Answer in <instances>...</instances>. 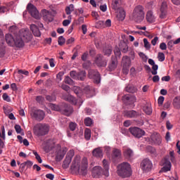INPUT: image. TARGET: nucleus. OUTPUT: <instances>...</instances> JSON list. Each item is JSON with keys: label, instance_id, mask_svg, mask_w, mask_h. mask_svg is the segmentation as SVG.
Masks as SVG:
<instances>
[{"label": "nucleus", "instance_id": "1", "mask_svg": "<svg viewBox=\"0 0 180 180\" xmlns=\"http://www.w3.org/2000/svg\"><path fill=\"white\" fill-rule=\"evenodd\" d=\"M72 171L77 172L79 175L82 176H86L88 174V159L84 158L81 162L79 156H75L71 165Z\"/></svg>", "mask_w": 180, "mask_h": 180}, {"label": "nucleus", "instance_id": "2", "mask_svg": "<svg viewBox=\"0 0 180 180\" xmlns=\"http://www.w3.org/2000/svg\"><path fill=\"white\" fill-rule=\"evenodd\" d=\"M103 169L101 166H96L93 167L91 171V176L93 178H101V176H109V162L104 159L103 160Z\"/></svg>", "mask_w": 180, "mask_h": 180}, {"label": "nucleus", "instance_id": "3", "mask_svg": "<svg viewBox=\"0 0 180 180\" xmlns=\"http://www.w3.org/2000/svg\"><path fill=\"white\" fill-rule=\"evenodd\" d=\"M24 40H31L32 39V34L29 32V30H20V35L15 37L14 42H13V47H17L18 49H22V47L25 46V41Z\"/></svg>", "mask_w": 180, "mask_h": 180}, {"label": "nucleus", "instance_id": "4", "mask_svg": "<svg viewBox=\"0 0 180 180\" xmlns=\"http://www.w3.org/2000/svg\"><path fill=\"white\" fill-rule=\"evenodd\" d=\"M117 174L120 178H130V176L133 174L131 165L127 162L119 164L117 167Z\"/></svg>", "mask_w": 180, "mask_h": 180}, {"label": "nucleus", "instance_id": "5", "mask_svg": "<svg viewBox=\"0 0 180 180\" xmlns=\"http://www.w3.org/2000/svg\"><path fill=\"white\" fill-rule=\"evenodd\" d=\"M33 131L38 137L46 136L50 131V126L47 124L38 123L34 127Z\"/></svg>", "mask_w": 180, "mask_h": 180}, {"label": "nucleus", "instance_id": "6", "mask_svg": "<svg viewBox=\"0 0 180 180\" xmlns=\"http://www.w3.org/2000/svg\"><path fill=\"white\" fill-rule=\"evenodd\" d=\"M144 7L143 6H136L133 12V18L135 22L140 23L144 20Z\"/></svg>", "mask_w": 180, "mask_h": 180}, {"label": "nucleus", "instance_id": "7", "mask_svg": "<svg viewBox=\"0 0 180 180\" xmlns=\"http://www.w3.org/2000/svg\"><path fill=\"white\" fill-rule=\"evenodd\" d=\"M88 77L90 79H94L95 84H101V73L96 70H89Z\"/></svg>", "mask_w": 180, "mask_h": 180}, {"label": "nucleus", "instance_id": "8", "mask_svg": "<svg viewBox=\"0 0 180 180\" xmlns=\"http://www.w3.org/2000/svg\"><path fill=\"white\" fill-rule=\"evenodd\" d=\"M31 117H32V119L37 120V122H41V120H44V117H46V113H44V111L43 110H34L31 112Z\"/></svg>", "mask_w": 180, "mask_h": 180}, {"label": "nucleus", "instance_id": "9", "mask_svg": "<svg viewBox=\"0 0 180 180\" xmlns=\"http://www.w3.org/2000/svg\"><path fill=\"white\" fill-rule=\"evenodd\" d=\"M27 11L34 18V19H40V15H39V11L37 8L34 6L32 3H29L27 6Z\"/></svg>", "mask_w": 180, "mask_h": 180}, {"label": "nucleus", "instance_id": "10", "mask_svg": "<svg viewBox=\"0 0 180 180\" xmlns=\"http://www.w3.org/2000/svg\"><path fill=\"white\" fill-rule=\"evenodd\" d=\"M129 130L131 134H132V136H134L136 139H141V137H143V136L146 134V131H144V130L137 127H130Z\"/></svg>", "mask_w": 180, "mask_h": 180}, {"label": "nucleus", "instance_id": "11", "mask_svg": "<svg viewBox=\"0 0 180 180\" xmlns=\"http://www.w3.org/2000/svg\"><path fill=\"white\" fill-rule=\"evenodd\" d=\"M141 168L143 171V172H150V171L153 169V162H151V160L148 158L144 159L141 162Z\"/></svg>", "mask_w": 180, "mask_h": 180}, {"label": "nucleus", "instance_id": "12", "mask_svg": "<svg viewBox=\"0 0 180 180\" xmlns=\"http://www.w3.org/2000/svg\"><path fill=\"white\" fill-rule=\"evenodd\" d=\"M96 65L98 68L106 67L108 65V60L102 54H98L95 58Z\"/></svg>", "mask_w": 180, "mask_h": 180}, {"label": "nucleus", "instance_id": "13", "mask_svg": "<svg viewBox=\"0 0 180 180\" xmlns=\"http://www.w3.org/2000/svg\"><path fill=\"white\" fill-rule=\"evenodd\" d=\"M72 157H74V150H70V153L66 155L63 162L62 168H63V169H67V168L70 167V164H71V161H72Z\"/></svg>", "mask_w": 180, "mask_h": 180}, {"label": "nucleus", "instance_id": "14", "mask_svg": "<svg viewBox=\"0 0 180 180\" xmlns=\"http://www.w3.org/2000/svg\"><path fill=\"white\" fill-rule=\"evenodd\" d=\"M74 112V108L71 105H68V104L63 103L61 105L60 113L64 115L65 116H71L72 112Z\"/></svg>", "mask_w": 180, "mask_h": 180}, {"label": "nucleus", "instance_id": "15", "mask_svg": "<svg viewBox=\"0 0 180 180\" xmlns=\"http://www.w3.org/2000/svg\"><path fill=\"white\" fill-rule=\"evenodd\" d=\"M122 101L127 105H134V103L137 102V98L135 96L127 94L122 96Z\"/></svg>", "mask_w": 180, "mask_h": 180}, {"label": "nucleus", "instance_id": "16", "mask_svg": "<svg viewBox=\"0 0 180 180\" xmlns=\"http://www.w3.org/2000/svg\"><path fill=\"white\" fill-rule=\"evenodd\" d=\"M161 164L163 166V167H162L160 172H168V171H171L172 165L168 158H165L164 159H162L161 161Z\"/></svg>", "mask_w": 180, "mask_h": 180}, {"label": "nucleus", "instance_id": "17", "mask_svg": "<svg viewBox=\"0 0 180 180\" xmlns=\"http://www.w3.org/2000/svg\"><path fill=\"white\" fill-rule=\"evenodd\" d=\"M139 116H140V112L134 110H127L124 111V117H128L129 119H136V117H139Z\"/></svg>", "mask_w": 180, "mask_h": 180}, {"label": "nucleus", "instance_id": "18", "mask_svg": "<svg viewBox=\"0 0 180 180\" xmlns=\"http://www.w3.org/2000/svg\"><path fill=\"white\" fill-rule=\"evenodd\" d=\"M42 15L43 19L45 22H51L54 20V15H53V13H51V11L44 9Z\"/></svg>", "mask_w": 180, "mask_h": 180}, {"label": "nucleus", "instance_id": "19", "mask_svg": "<svg viewBox=\"0 0 180 180\" xmlns=\"http://www.w3.org/2000/svg\"><path fill=\"white\" fill-rule=\"evenodd\" d=\"M122 158V150L118 148L112 149V160L113 162H116V160H120Z\"/></svg>", "mask_w": 180, "mask_h": 180}, {"label": "nucleus", "instance_id": "20", "mask_svg": "<svg viewBox=\"0 0 180 180\" xmlns=\"http://www.w3.org/2000/svg\"><path fill=\"white\" fill-rule=\"evenodd\" d=\"M117 67V58L115 56L111 57V60L108 65L109 71H115Z\"/></svg>", "mask_w": 180, "mask_h": 180}, {"label": "nucleus", "instance_id": "21", "mask_svg": "<svg viewBox=\"0 0 180 180\" xmlns=\"http://www.w3.org/2000/svg\"><path fill=\"white\" fill-rule=\"evenodd\" d=\"M30 30L32 32V34L36 37H40L41 36V32H40V30L37 25L32 24L30 25Z\"/></svg>", "mask_w": 180, "mask_h": 180}, {"label": "nucleus", "instance_id": "22", "mask_svg": "<svg viewBox=\"0 0 180 180\" xmlns=\"http://www.w3.org/2000/svg\"><path fill=\"white\" fill-rule=\"evenodd\" d=\"M146 19L148 23H154L155 22V16H154L153 11H148L146 13Z\"/></svg>", "mask_w": 180, "mask_h": 180}, {"label": "nucleus", "instance_id": "23", "mask_svg": "<svg viewBox=\"0 0 180 180\" xmlns=\"http://www.w3.org/2000/svg\"><path fill=\"white\" fill-rule=\"evenodd\" d=\"M5 39L8 44V46H10L11 47H13V43L15 41V37L12 36L11 34H6L5 35Z\"/></svg>", "mask_w": 180, "mask_h": 180}, {"label": "nucleus", "instance_id": "24", "mask_svg": "<svg viewBox=\"0 0 180 180\" xmlns=\"http://www.w3.org/2000/svg\"><path fill=\"white\" fill-rule=\"evenodd\" d=\"M118 11H119L118 13L117 14V18L118 19V20H124L126 18V11H124V8H118Z\"/></svg>", "mask_w": 180, "mask_h": 180}, {"label": "nucleus", "instance_id": "25", "mask_svg": "<svg viewBox=\"0 0 180 180\" xmlns=\"http://www.w3.org/2000/svg\"><path fill=\"white\" fill-rule=\"evenodd\" d=\"M119 47L122 51V53H127L129 51V45H127V42L124 41H121L119 44Z\"/></svg>", "mask_w": 180, "mask_h": 180}, {"label": "nucleus", "instance_id": "26", "mask_svg": "<svg viewBox=\"0 0 180 180\" xmlns=\"http://www.w3.org/2000/svg\"><path fill=\"white\" fill-rule=\"evenodd\" d=\"M122 67H130L131 65V60H130V58L127 56H123L122 59Z\"/></svg>", "mask_w": 180, "mask_h": 180}, {"label": "nucleus", "instance_id": "27", "mask_svg": "<svg viewBox=\"0 0 180 180\" xmlns=\"http://www.w3.org/2000/svg\"><path fill=\"white\" fill-rule=\"evenodd\" d=\"M92 153L94 157H96L97 158H101L103 157V150H102L101 148L94 149Z\"/></svg>", "mask_w": 180, "mask_h": 180}, {"label": "nucleus", "instance_id": "28", "mask_svg": "<svg viewBox=\"0 0 180 180\" xmlns=\"http://www.w3.org/2000/svg\"><path fill=\"white\" fill-rule=\"evenodd\" d=\"M124 157L127 160L131 158L133 156V150L129 148H125L123 151Z\"/></svg>", "mask_w": 180, "mask_h": 180}, {"label": "nucleus", "instance_id": "29", "mask_svg": "<svg viewBox=\"0 0 180 180\" xmlns=\"http://www.w3.org/2000/svg\"><path fill=\"white\" fill-rule=\"evenodd\" d=\"M120 5H122V0H112V6L114 11H118V9H120Z\"/></svg>", "mask_w": 180, "mask_h": 180}, {"label": "nucleus", "instance_id": "30", "mask_svg": "<svg viewBox=\"0 0 180 180\" xmlns=\"http://www.w3.org/2000/svg\"><path fill=\"white\" fill-rule=\"evenodd\" d=\"M143 110L146 115H151V113H153V108H151V104H146L143 108Z\"/></svg>", "mask_w": 180, "mask_h": 180}, {"label": "nucleus", "instance_id": "31", "mask_svg": "<svg viewBox=\"0 0 180 180\" xmlns=\"http://www.w3.org/2000/svg\"><path fill=\"white\" fill-rule=\"evenodd\" d=\"M112 51H113L112 46H105L103 50L104 56H107L108 57H110V54H112Z\"/></svg>", "mask_w": 180, "mask_h": 180}, {"label": "nucleus", "instance_id": "32", "mask_svg": "<svg viewBox=\"0 0 180 180\" xmlns=\"http://www.w3.org/2000/svg\"><path fill=\"white\" fill-rule=\"evenodd\" d=\"M86 77V72L85 70H82L77 72V79L79 81H84L85 78Z\"/></svg>", "mask_w": 180, "mask_h": 180}, {"label": "nucleus", "instance_id": "33", "mask_svg": "<svg viewBox=\"0 0 180 180\" xmlns=\"http://www.w3.org/2000/svg\"><path fill=\"white\" fill-rule=\"evenodd\" d=\"M125 91L129 94H136V92H137V89L133 85H128L127 88H125Z\"/></svg>", "mask_w": 180, "mask_h": 180}, {"label": "nucleus", "instance_id": "34", "mask_svg": "<svg viewBox=\"0 0 180 180\" xmlns=\"http://www.w3.org/2000/svg\"><path fill=\"white\" fill-rule=\"evenodd\" d=\"M173 106L176 109H180V96H176L173 100Z\"/></svg>", "mask_w": 180, "mask_h": 180}, {"label": "nucleus", "instance_id": "35", "mask_svg": "<svg viewBox=\"0 0 180 180\" xmlns=\"http://www.w3.org/2000/svg\"><path fill=\"white\" fill-rule=\"evenodd\" d=\"M66 101L72 103V105H77V98L72 95H68L66 98Z\"/></svg>", "mask_w": 180, "mask_h": 180}, {"label": "nucleus", "instance_id": "36", "mask_svg": "<svg viewBox=\"0 0 180 180\" xmlns=\"http://www.w3.org/2000/svg\"><path fill=\"white\" fill-rule=\"evenodd\" d=\"M5 44L4 42H0V58H2L5 56Z\"/></svg>", "mask_w": 180, "mask_h": 180}, {"label": "nucleus", "instance_id": "37", "mask_svg": "<svg viewBox=\"0 0 180 180\" xmlns=\"http://www.w3.org/2000/svg\"><path fill=\"white\" fill-rule=\"evenodd\" d=\"M66 15H71L72 12H74V4H70L65 8Z\"/></svg>", "mask_w": 180, "mask_h": 180}, {"label": "nucleus", "instance_id": "38", "mask_svg": "<svg viewBox=\"0 0 180 180\" xmlns=\"http://www.w3.org/2000/svg\"><path fill=\"white\" fill-rule=\"evenodd\" d=\"M50 108L52 110H55L56 112H61V107L60 105L56 104H50Z\"/></svg>", "mask_w": 180, "mask_h": 180}, {"label": "nucleus", "instance_id": "39", "mask_svg": "<svg viewBox=\"0 0 180 180\" xmlns=\"http://www.w3.org/2000/svg\"><path fill=\"white\" fill-rule=\"evenodd\" d=\"M65 84H67L68 85H73L74 84V80L71 79L69 76H66L64 79Z\"/></svg>", "mask_w": 180, "mask_h": 180}, {"label": "nucleus", "instance_id": "40", "mask_svg": "<svg viewBox=\"0 0 180 180\" xmlns=\"http://www.w3.org/2000/svg\"><path fill=\"white\" fill-rule=\"evenodd\" d=\"M94 124V120L91 119V117H86L84 119V124L85 126L90 127Z\"/></svg>", "mask_w": 180, "mask_h": 180}, {"label": "nucleus", "instance_id": "41", "mask_svg": "<svg viewBox=\"0 0 180 180\" xmlns=\"http://www.w3.org/2000/svg\"><path fill=\"white\" fill-rule=\"evenodd\" d=\"M84 139L87 141L91 140V129L86 128L84 131Z\"/></svg>", "mask_w": 180, "mask_h": 180}, {"label": "nucleus", "instance_id": "42", "mask_svg": "<svg viewBox=\"0 0 180 180\" xmlns=\"http://www.w3.org/2000/svg\"><path fill=\"white\" fill-rule=\"evenodd\" d=\"M120 48L119 47H115L114 49V53L115 56L114 57H116V58H117V57H119L120 58V56H122V52L120 51Z\"/></svg>", "mask_w": 180, "mask_h": 180}, {"label": "nucleus", "instance_id": "43", "mask_svg": "<svg viewBox=\"0 0 180 180\" xmlns=\"http://www.w3.org/2000/svg\"><path fill=\"white\" fill-rule=\"evenodd\" d=\"M143 44L146 50H150V49H151V44H150V42H148V40L147 39V38L143 39Z\"/></svg>", "mask_w": 180, "mask_h": 180}, {"label": "nucleus", "instance_id": "44", "mask_svg": "<svg viewBox=\"0 0 180 180\" xmlns=\"http://www.w3.org/2000/svg\"><path fill=\"white\" fill-rule=\"evenodd\" d=\"M70 75L71 78H72L73 79H78V72H77V71L75 70L70 71Z\"/></svg>", "mask_w": 180, "mask_h": 180}, {"label": "nucleus", "instance_id": "45", "mask_svg": "<svg viewBox=\"0 0 180 180\" xmlns=\"http://www.w3.org/2000/svg\"><path fill=\"white\" fill-rule=\"evenodd\" d=\"M58 43L59 46H63L65 44V38L63 36L58 37Z\"/></svg>", "mask_w": 180, "mask_h": 180}, {"label": "nucleus", "instance_id": "46", "mask_svg": "<svg viewBox=\"0 0 180 180\" xmlns=\"http://www.w3.org/2000/svg\"><path fill=\"white\" fill-rule=\"evenodd\" d=\"M158 58L159 61L162 62L165 60V54L162 52H159L158 54Z\"/></svg>", "mask_w": 180, "mask_h": 180}, {"label": "nucleus", "instance_id": "47", "mask_svg": "<svg viewBox=\"0 0 180 180\" xmlns=\"http://www.w3.org/2000/svg\"><path fill=\"white\" fill-rule=\"evenodd\" d=\"M96 27L97 29H101L102 27H105V22L103 20H100L96 23Z\"/></svg>", "mask_w": 180, "mask_h": 180}, {"label": "nucleus", "instance_id": "48", "mask_svg": "<svg viewBox=\"0 0 180 180\" xmlns=\"http://www.w3.org/2000/svg\"><path fill=\"white\" fill-rule=\"evenodd\" d=\"M33 154L34 155H35V158L38 161V162H39V164H41V162H43V160H41V157H40L39 153H37V152L34 150Z\"/></svg>", "mask_w": 180, "mask_h": 180}, {"label": "nucleus", "instance_id": "49", "mask_svg": "<svg viewBox=\"0 0 180 180\" xmlns=\"http://www.w3.org/2000/svg\"><path fill=\"white\" fill-rule=\"evenodd\" d=\"M146 151L148 153H150V154H155V148H154L153 146H148L146 147Z\"/></svg>", "mask_w": 180, "mask_h": 180}, {"label": "nucleus", "instance_id": "50", "mask_svg": "<svg viewBox=\"0 0 180 180\" xmlns=\"http://www.w3.org/2000/svg\"><path fill=\"white\" fill-rule=\"evenodd\" d=\"M160 19L167 18V10H160Z\"/></svg>", "mask_w": 180, "mask_h": 180}, {"label": "nucleus", "instance_id": "51", "mask_svg": "<svg viewBox=\"0 0 180 180\" xmlns=\"http://www.w3.org/2000/svg\"><path fill=\"white\" fill-rule=\"evenodd\" d=\"M69 128L71 131H74L75 129H77V123L75 122H70L69 124Z\"/></svg>", "mask_w": 180, "mask_h": 180}, {"label": "nucleus", "instance_id": "52", "mask_svg": "<svg viewBox=\"0 0 180 180\" xmlns=\"http://www.w3.org/2000/svg\"><path fill=\"white\" fill-rule=\"evenodd\" d=\"M15 130L17 133V134H20L22 133V127L19 124H15L14 126Z\"/></svg>", "mask_w": 180, "mask_h": 180}, {"label": "nucleus", "instance_id": "53", "mask_svg": "<svg viewBox=\"0 0 180 180\" xmlns=\"http://www.w3.org/2000/svg\"><path fill=\"white\" fill-rule=\"evenodd\" d=\"M68 20H65L63 22V26H68V25H70V23H71V15H69L68 17Z\"/></svg>", "mask_w": 180, "mask_h": 180}, {"label": "nucleus", "instance_id": "54", "mask_svg": "<svg viewBox=\"0 0 180 180\" xmlns=\"http://www.w3.org/2000/svg\"><path fill=\"white\" fill-rule=\"evenodd\" d=\"M63 77H64V72H59L56 75V78L58 81H63Z\"/></svg>", "mask_w": 180, "mask_h": 180}, {"label": "nucleus", "instance_id": "55", "mask_svg": "<svg viewBox=\"0 0 180 180\" xmlns=\"http://www.w3.org/2000/svg\"><path fill=\"white\" fill-rule=\"evenodd\" d=\"M2 98H3L4 101H5L6 102H11V97H9V96H8V94L4 93L2 96Z\"/></svg>", "mask_w": 180, "mask_h": 180}, {"label": "nucleus", "instance_id": "56", "mask_svg": "<svg viewBox=\"0 0 180 180\" xmlns=\"http://www.w3.org/2000/svg\"><path fill=\"white\" fill-rule=\"evenodd\" d=\"M165 98L162 96H160L158 99V103L159 106H162V103H164Z\"/></svg>", "mask_w": 180, "mask_h": 180}, {"label": "nucleus", "instance_id": "57", "mask_svg": "<svg viewBox=\"0 0 180 180\" xmlns=\"http://www.w3.org/2000/svg\"><path fill=\"white\" fill-rule=\"evenodd\" d=\"M36 101L38 102V103H43L44 101V98L42 96H37L36 97Z\"/></svg>", "mask_w": 180, "mask_h": 180}, {"label": "nucleus", "instance_id": "58", "mask_svg": "<svg viewBox=\"0 0 180 180\" xmlns=\"http://www.w3.org/2000/svg\"><path fill=\"white\" fill-rule=\"evenodd\" d=\"M130 68V66H122V72L123 74H125V75H127L129 74V69Z\"/></svg>", "mask_w": 180, "mask_h": 180}, {"label": "nucleus", "instance_id": "59", "mask_svg": "<svg viewBox=\"0 0 180 180\" xmlns=\"http://www.w3.org/2000/svg\"><path fill=\"white\" fill-rule=\"evenodd\" d=\"M63 91H65L66 92H70V89H71V88L68 86V85H66V84H62L61 86H60Z\"/></svg>", "mask_w": 180, "mask_h": 180}, {"label": "nucleus", "instance_id": "60", "mask_svg": "<svg viewBox=\"0 0 180 180\" xmlns=\"http://www.w3.org/2000/svg\"><path fill=\"white\" fill-rule=\"evenodd\" d=\"M18 74H23V75H26V77H29V71L25 70H19L18 71Z\"/></svg>", "mask_w": 180, "mask_h": 180}, {"label": "nucleus", "instance_id": "61", "mask_svg": "<svg viewBox=\"0 0 180 180\" xmlns=\"http://www.w3.org/2000/svg\"><path fill=\"white\" fill-rule=\"evenodd\" d=\"M0 137L3 139V140H5V127H1V134L0 133Z\"/></svg>", "mask_w": 180, "mask_h": 180}, {"label": "nucleus", "instance_id": "62", "mask_svg": "<svg viewBox=\"0 0 180 180\" xmlns=\"http://www.w3.org/2000/svg\"><path fill=\"white\" fill-rule=\"evenodd\" d=\"M167 6H168L167 5V2L163 1L160 7V11H167Z\"/></svg>", "mask_w": 180, "mask_h": 180}, {"label": "nucleus", "instance_id": "63", "mask_svg": "<svg viewBox=\"0 0 180 180\" xmlns=\"http://www.w3.org/2000/svg\"><path fill=\"white\" fill-rule=\"evenodd\" d=\"M88 51L84 52L82 55V61H86V59L88 58Z\"/></svg>", "mask_w": 180, "mask_h": 180}, {"label": "nucleus", "instance_id": "64", "mask_svg": "<svg viewBox=\"0 0 180 180\" xmlns=\"http://www.w3.org/2000/svg\"><path fill=\"white\" fill-rule=\"evenodd\" d=\"M176 150H177V154H179V155H180V141H179L176 143Z\"/></svg>", "mask_w": 180, "mask_h": 180}]
</instances>
